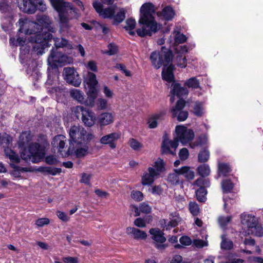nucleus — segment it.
Listing matches in <instances>:
<instances>
[{
    "label": "nucleus",
    "mask_w": 263,
    "mask_h": 263,
    "mask_svg": "<svg viewBox=\"0 0 263 263\" xmlns=\"http://www.w3.org/2000/svg\"><path fill=\"white\" fill-rule=\"evenodd\" d=\"M37 22H32L28 19H20L18 21L19 31L26 35L29 34L28 39L33 45V50L37 54L42 55L44 50L49 46V42L52 38V35L48 32L50 29L51 21L47 15L39 16Z\"/></svg>",
    "instance_id": "obj_1"
},
{
    "label": "nucleus",
    "mask_w": 263,
    "mask_h": 263,
    "mask_svg": "<svg viewBox=\"0 0 263 263\" xmlns=\"http://www.w3.org/2000/svg\"><path fill=\"white\" fill-rule=\"evenodd\" d=\"M31 139L30 131H25L21 134L18 146L22 151L21 157L26 161L37 163L44 157L45 151L37 143L30 144Z\"/></svg>",
    "instance_id": "obj_2"
},
{
    "label": "nucleus",
    "mask_w": 263,
    "mask_h": 263,
    "mask_svg": "<svg viewBox=\"0 0 263 263\" xmlns=\"http://www.w3.org/2000/svg\"><path fill=\"white\" fill-rule=\"evenodd\" d=\"M176 137L173 140H169L164 136L162 144V152L164 154L175 155V149L180 141L183 145L192 144L191 142L195 137V134L192 129L183 125H177L175 128Z\"/></svg>",
    "instance_id": "obj_3"
},
{
    "label": "nucleus",
    "mask_w": 263,
    "mask_h": 263,
    "mask_svg": "<svg viewBox=\"0 0 263 263\" xmlns=\"http://www.w3.org/2000/svg\"><path fill=\"white\" fill-rule=\"evenodd\" d=\"M154 5L151 3L143 4L140 9L139 24L143 25L141 28L137 30L139 36L151 35L156 32L160 27L155 21L153 14L155 13Z\"/></svg>",
    "instance_id": "obj_4"
},
{
    "label": "nucleus",
    "mask_w": 263,
    "mask_h": 263,
    "mask_svg": "<svg viewBox=\"0 0 263 263\" xmlns=\"http://www.w3.org/2000/svg\"><path fill=\"white\" fill-rule=\"evenodd\" d=\"M49 1L54 9L58 13L61 29H69L71 27L69 21L80 16L77 9L74 8L71 3L64 0Z\"/></svg>",
    "instance_id": "obj_5"
},
{
    "label": "nucleus",
    "mask_w": 263,
    "mask_h": 263,
    "mask_svg": "<svg viewBox=\"0 0 263 263\" xmlns=\"http://www.w3.org/2000/svg\"><path fill=\"white\" fill-rule=\"evenodd\" d=\"M173 58L172 51L162 47L160 51H154L150 56L152 65L156 69L160 68L162 65L167 66L171 62Z\"/></svg>",
    "instance_id": "obj_6"
},
{
    "label": "nucleus",
    "mask_w": 263,
    "mask_h": 263,
    "mask_svg": "<svg viewBox=\"0 0 263 263\" xmlns=\"http://www.w3.org/2000/svg\"><path fill=\"white\" fill-rule=\"evenodd\" d=\"M17 4L20 10L26 13H34L36 9L42 11L46 9L43 0H17Z\"/></svg>",
    "instance_id": "obj_7"
},
{
    "label": "nucleus",
    "mask_w": 263,
    "mask_h": 263,
    "mask_svg": "<svg viewBox=\"0 0 263 263\" xmlns=\"http://www.w3.org/2000/svg\"><path fill=\"white\" fill-rule=\"evenodd\" d=\"M48 64L52 68H56L59 65L70 63L72 59L61 53L57 48L52 49L47 60Z\"/></svg>",
    "instance_id": "obj_8"
},
{
    "label": "nucleus",
    "mask_w": 263,
    "mask_h": 263,
    "mask_svg": "<svg viewBox=\"0 0 263 263\" xmlns=\"http://www.w3.org/2000/svg\"><path fill=\"white\" fill-rule=\"evenodd\" d=\"M86 130L81 126H73L69 130V142L70 144L76 145L85 144Z\"/></svg>",
    "instance_id": "obj_9"
},
{
    "label": "nucleus",
    "mask_w": 263,
    "mask_h": 263,
    "mask_svg": "<svg viewBox=\"0 0 263 263\" xmlns=\"http://www.w3.org/2000/svg\"><path fill=\"white\" fill-rule=\"evenodd\" d=\"M74 112L77 117L80 115L82 116V120L84 124L88 127L93 126L97 120L95 114L88 109L84 108L83 106H77L74 109Z\"/></svg>",
    "instance_id": "obj_10"
},
{
    "label": "nucleus",
    "mask_w": 263,
    "mask_h": 263,
    "mask_svg": "<svg viewBox=\"0 0 263 263\" xmlns=\"http://www.w3.org/2000/svg\"><path fill=\"white\" fill-rule=\"evenodd\" d=\"M66 141V137L62 135L55 136L52 141V145L54 150L57 149L58 152L63 157H66L70 155L69 149L66 150L65 145Z\"/></svg>",
    "instance_id": "obj_11"
},
{
    "label": "nucleus",
    "mask_w": 263,
    "mask_h": 263,
    "mask_svg": "<svg viewBox=\"0 0 263 263\" xmlns=\"http://www.w3.org/2000/svg\"><path fill=\"white\" fill-rule=\"evenodd\" d=\"M64 80L75 87H79L81 83V79L73 68L66 67L63 70Z\"/></svg>",
    "instance_id": "obj_12"
},
{
    "label": "nucleus",
    "mask_w": 263,
    "mask_h": 263,
    "mask_svg": "<svg viewBox=\"0 0 263 263\" xmlns=\"http://www.w3.org/2000/svg\"><path fill=\"white\" fill-rule=\"evenodd\" d=\"M151 238L154 241L155 247L159 250H164L167 247L164 243L166 238L164 236V233L158 228H153L149 230Z\"/></svg>",
    "instance_id": "obj_13"
},
{
    "label": "nucleus",
    "mask_w": 263,
    "mask_h": 263,
    "mask_svg": "<svg viewBox=\"0 0 263 263\" xmlns=\"http://www.w3.org/2000/svg\"><path fill=\"white\" fill-rule=\"evenodd\" d=\"M10 44L15 46H20V59L21 60H24L26 58V55L29 54L30 46L29 44H31L29 40L26 39L18 37L16 40L14 38H10L9 41ZM32 43H31L32 44ZM28 57V55H26Z\"/></svg>",
    "instance_id": "obj_14"
},
{
    "label": "nucleus",
    "mask_w": 263,
    "mask_h": 263,
    "mask_svg": "<svg viewBox=\"0 0 263 263\" xmlns=\"http://www.w3.org/2000/svg\"><path fill=\"white\" fill-rule=\"evenodd\" d=\"M185 105V101L180 99L177 102L176 105L171 109V112L173 117H176L179 121H185L189 115L187 111L183 110Z\"/></svg>",
    "instance_id": "obj_15"
},
{
    "label": "nucleus",
    "mask_w": 263,
    "mask_h": 263,
    "mask_svg": "<svg viewBox=\"0 0 263 263\" xmlns=\"http://www.w3.org/2000/svg\"><path fill=\"white\" fill-rule=\"evenodd\" d=\"M169 219V220L163 219L160 221V224L162 228H165L166 230L171 229L177 226L181 220V218L177 212H173L170 213Z\"/></svg>",
    "instance_id": "obj_16"
},
{
    "label": "nucleus",
    "mask_w": 263,
    "mask_h": 263,
    "mask_svg": "<svg viewBox=\"0 0 263 263\" xmlns=\"http://www.w3.org/2000/svg\"><path fill=\"white\" fill-rule=\"evenodd\" d=\"M120 138V134L114 132L102 136L100 139V143L103 145H108L109 146L114 149L116 147V142Z\"/></svg>",
    "instance_id": "obj_17"
},
{
    "label": "nucleus",
    "mask_w": 263,
    "mask_h": 263,
    "mask_svg": "<svg viewBox=\"0 0 263 263\" xmlns=\"http://www.w3.org/2000/svg\"><path fill=\"white\" fill-rule=\"evenodd\" d=\"M93 7L99 15L104 18H112L115 7L103 9L102 5L97 1L93 2Z\"/></svg>",
    "instance_id": "obj_18"
},
{
    "label": "nucleus",
    "mask_w": 263,
    "mask_h": 263,
    "mask_svg": "<svg viewBox=\"0 0 263 263\" xmlns=\"http://www.w3.org/2000/svg\"><path fill=\"white\" fill-rule=\"evenodd\" d=\"M159 176L154 172V168L149 167L147 172H145L141 177V184L143 185H149L152 184L155 179Z\"/></svg>",
    "instance_id": "obj_19"
},
{
    "label": "nucleus",
    "mask_w": 263,
    "mask_h": 263,
    "mask_svg": "<svg viewBox=\"0 0 263 263\" xmlns=\"http://www.w3.org/2000/svg\"><path fill=\"white\" fill-rule=\"evenodd\" d=\"M115 117L113 114L105 112L100 114L97 118L98 124L101 127L108 125L114 122Z\"/></svg>",
    "instance_id": "obj_20"
},
{
    "label": "nucleus",
    "mask_w": 263,
    "mask_h": 263,
    "mask_svg": "<svg viewBox=\"0 0 263 263\" xmlns=\"http://www.w3.org/2000/svg\"><path fill=\"white\" fill-rule=\"evenodd\" d=\"M240 219L242 224L246 226L248 228V231L254 227L258 222L254 216L248 214H241Z\"/></svg>",
    "instance_id": "obj_21"
},
{
    "label": "nucleus",
    "mask_w": 263,
    "mask_h": 263,
    "mask_svg": "<svg viewBox=\"0 0 263 263\" xmlns=\"http://www.w3.org/2000/svg\"><path fill=\"white\" fill-rule=\"evenodd\" d=\"M172 86L173 89L171 90V93L173 97L177 96L180 98L187 96L189 93L187 89L181 86L179 83H173Z\"/></svg>",
    "instance_id": "obj_22"
},
{
    "label": "nucleus",
    "mask_w": 263,
    "mask_h": 263,
    "mask_svg": "<svg viewBox=\"0 0 263 263\" xmlns=\"http://www.w3.org/2000/svg\"><path fill=\"white\" fill-rule=\"evenodd\" d=\"M164 66L162 71V79L167 83H171L174 81L173 73L174 66L171 64L167 67Z\"/></svg>",
    "instance_id": "obj_23"
},
{
    "label": "nucleus",
    "mask_w": 263,
    "mask_h": 263,
    "mask_svg": "<svg viewBox=\"0 0 263 263\" xmlns=\"http://www.w3.org/2000/svg\"><path fill=\"white\" fill-rule=\"evenodd\" d=\"M126 10L123 8H115L112 18L114 21V24H119L124 21L125 18Z\"/></svg>",
    "instance_id": "obj_24"
},
{
    "label": "nucleus",
    "mask_w": 263,
    "mask_h": 263,
    "mask_svg": "<svg viewBox=\"0 0 263 263\" xmlns=\"http://www.w3.org/2000/svg\"><path fill=\"white\" fill-rule=\"evenodd\" d=\"M173 37L174 40H170V44L172 46L175 44H181L185 42L187 37L183 33H180L177 29H175L173 32L172 35L171 36V39Z\"/></svg>",
    "instance_id": "obj_25"
},
{
    "label": "nucleus",
    "mask_w": 263,
    "mask_h": 263,
    "mask_svg": "<svg viewBox=\"0 0 263 263\" xmlns=\"http://www.w3.org/2000/svg\"><path fill=\"white\" fill-rule=\"evenodd\" d=\"M126 233L128 235H132L136 239H144L147 237V234L144 231L134 227H128L126 229Z\"/></svg>",
    "instance_id": "obj_26"
},
{
    "label": "nucleus",
    "mask_w": 263,
    "mask_h": 263,
    "mask_svg": "<svg viewBox=\"0 0 263 263\" xmlns=\"http://www.w3.org/2000/svg\"><path fill=\"white\" fill-rule=\"evenodd\" d=\"M69 94L70 97L78 102L85 103V96L81 90L73 88L70 90Z\"/></svg>",
    "instance_id": "obj_27"
},
{
    "label": "nucleus",
    "mask_w": 263,
    "mask_h": 263,
    "mask_svg": "<svg viewBox=\"0 0 263 263\" xmlns=\"http://www.w3.org/2000/svg\"><path fill=\"white\" fill-rule=\"evenodd\" d=\"M154 168V172L157 174L158 176L165 171V163L163 160L158 158L154 162L152 166Z\"/></svg>",
    "instance_id": "obj_28"
},
{
    "label": "nucleus",
    "mask_w": 263,
    "mask_h": 263,
    "mask_svg": "<svg viewBox=\"0 0 263 263\" xmlns=\"http://www.w3.org/2000/svg\"><path fill=\"white\" fill-rule=\"evenodd\" d=\"M174 170V172L168 175L167 181L173 185H176L183 182V180L180 178V174Z\"/></svg>",
    "instance_id": "obj_29"
},
{
    "label": "nucleus",
    "mask_w": 263,
    "mask_h": 263,
    "mask_svg": "<svg viewBox=\"0 0 263 263\" xmlns=\"http://www.w3.org/2000/svg\"><path fill=\"white\" fill-rule=\"evenodd\" d=\"M176 171L180 173V175H184L188 180H192L195 176L194 172L189 166H183L180 168L177 169Z\"/></svg>",
    "instance_id": "obj_30"
},
{
    "label": "nucleus",
    "mask_w": 263,
    "mask_h": 263,
    "mask_svg": "<svg viewBox=\"0 0 263 263\" xmlns=\"http://www.w3.org/2000/svg\"><path fill=\"white\" fill-rule=\"evenodd\" d=\"M134 209L135 212L136 213L135 216H139L141 212L145 214H148L151 213L152 211L151 207L145 202L141 203L139 208L136 206H134Z\"/></svg>",
    "instance_id": "obj_31"
},
{
    "label": "nucleus",
    "mask_w": 263,
    "mask_h": 263,
    "mask_svg": "<svg viewBox=\"0 0 263 263\" xmlns=\"http://www.w3.org/2000/svg\"><path fill=\"white\" fill-rule=\"evenodd\" d=\"M84 83L88 86H97L98 81L96 79V76L95 73L88 72L84 78Z\"/></svg>",
    "instance_id": "obj_32"
},
{
    "label": "nucleus",
    "mask_w": 263,
    "mask_h": 263,
    "mask_svg": "<svg viewBox=\"0 0 263 263\" xmlns=\"http://www.w3.org/2000/svg\"><path fill=\"white\" fill-rule=\"evenodd\" d=\"M10 165L11 167L13 168V170L11 173V174L14 177H20L21 176V172L31 171L30 168L21 167L13 163H10Z\"/></svg>",
    "instance_id": "obj_33"
},
{
    "label": "nucleus",
    "mask_w": 263,
    "mask_h": 263,
    "mask_svg": "<svg viewBox=\"0 0 263 263\" xmlns=\"http://www.w3.org/2000/svg\"><path fill=\"white\" fill-rule=\"evenodd\" d=\"M164 114L162 112L156 114L151 117L148 120V126L151 128H154L157 126L158 122L162 119Z\"/></svg>",
    "instance_id": "obj_34"
},
{
    "label": "nucleus",
    "mask_w": 263,
    "mask_h": 263,
    "mask_svg": "<svg viewBox=\"0 0 263 263\" xmlns=\"http://www.w3.org/2000/svg\"><path fill=\"white\" fill-rule=\"evenodd\" d=\"M38 170L41 172L46 173L48 174L54 176L61 173L62 172L61 168H55L50 166L40 167Z\"/></svg>",
    "instance_id": "obj_35"
},
{
    "label": "nucleus",
    "mask_w": 263,
    "mask_h": 263,
    "mask_svg": "<svg viewBox=\"0 0 263 263\" xmlns=\"http://www.w3.org/2000/svg\"><path fill=\"white\" fill-rule=\"evenodd\" d=\"M250 234H253L255 236L257 237H261L263 236V228L260 224H257L254 226L251 229L249 230V232L245 233L244 235H249Z\"/></svg>",
    "instance_id": "obj_36"
},
{
    "label": "nucleus",
    "mask_w": 263,
    "mask_h": 263,
    "mask_svg": "<svg viewBox=\"0 0 263 263\" xmlns=\"http://www.w3.org/2000/svg\"><path fill=\"white\" fill-rule=\"evenodd\" d=\"M162 15L165 20L170 21L174 17L175 12L171 7L166 6L162 10Z\"/></svg>",
    "instance_id": "obj_37"
},
{
    "label": "nucleus",
    "mask_w": 263,
    "mask_h": 263,
    "mask_svg": "<svg viewBox=\"0 0 263 263\" xmlns=\"http://www.w3.org/2000/svg\"><path fill=\"white\" fill-rule=\"evenodd\" d=\"M184 85L189 88L196 89L200 87V81L196 77H192L187 79Z\"/></svg>",
    "instance_id": "obj_38"
},
{
    "label": "nucleus",
    "mask_w": 263,
    "mask_h": 263,
    "mask_svg": "<svg viewBox=\"0 0 263 263\" xmlns=\"http://www.w3.org/2000/svg\"><path fill=\"white\" fill-rule=\"evenodd\" d=\"M125 29L128 31V33L131 35L135 34L134 29L135 28L136 22L134 19L128 18L126 21Z\"/></svg>",
    "instance_id": "obj_39"
},
{
    "label": "nucleus",
    "mask_w": 263,
    "mask_h": 263,
    "mask_svg": "<svg viewBox=\"0 0 263 263\" xmlns=\"http://www.w3.org/2000/svg\"><path fill=\"white\" fill-rule=\"evenodd\" d=\"M54 42V45L57 48L67 47L69 49L72 48V45L69 43L68 41L64 38H55Z\"/></svg>",
    "instance_id": "obj_40"
},
{
    "label": "nucleus",
    "mask_w": 263,
    "mask_h": 263,
    "mask_svg": "<svg viewBox=\"0 0 263 263\" xmlns=\"http://www.w3.org/2000/svg\"><path fill=\"white\" fill-rule=\"evenodd\" d=\"M5 153L7 157L13 163H18L20 161V158L17 154L11 149L7 148L5 149Z\"/></svg>",
    "instance_id": "obj_41"
},
{
    "label": "nucleus",
    "mask_w": 263,
    "mask_h": 263,
    "mask_svg": "<svg viewBox=\"0 0 263 263\" xmlns=\"http://www.w3.org/2000/svg\"><path fill=\"white\" fill-rule=\"evenodd\" d=\"M193 113L195 115L200 117L204 114L203 104L201 102H196L193 107Z\"/></svg>",
    "instance_id": "obj_42"
},
{
    "label": "nucleus",
    "mask_w": 263,
    "mask_h": 263,
    "mask_svg": "<svg viewBox=\"0 0 263 263\" xmlns=\"http://www.w3.org/2000/svg\"><path fill=\"white\" fill-rule=\"evenodd\" d=\"M197 172L201 176L206 177L210 175L211 171L208 165L203 164L197 167Z\"/></svg>",
    "instance_id": "obj_43"
},
{
    "label": "nucleus",
    "mask_w": 263,
    "mask_h": 263,
    "mask_svg": "<svg viewBox=\"0 0 263 263\" xmlns=\"http://www.w3.org/2000/svg\"><path fill=\"white\" fill-rule=\"evenodd\" d=\"M221 239L222 241L221 242V248L222 249L230 250L233 248V242L231 240L228 239L226 238V235H222L221 236Z\"/></svg>",
    "instance_id": "obj_44"
},
{
    "label": "nucleus",
    "mask_w": 263,
    "mask_h": 263,
    "mask_svg": "<svg viewBox=\"0 0 263 263\" xmlns=\"http://www.w3.org/2000/svg\"><path fill=\"white\" fill-rule=\"evenodd\" d=\"M223 200L224 202L223 209L224 211L227 213L230 212L231 206L234 202V199L230 198L227 195H224L223 197Z\"/></svg>",
    "instance_id": "obj_45"
},
{
    "label": "nucleus",
    "mask_w": 263,
    "mask_h": 263,
    "mask_svg": "<svg viewBox=\"0 0 263 263\" xmlns=\"http://www.w3.org/2000/svg\"><path fill=\"white\" fill-rule=\"evenodd\" d=\"M233 186L234 184L230 180H224L221 183V187L224 194L231 192Z\"/></svg>",
    "instance_id": "obj_46"
},
{
    "label": "nucleus",
    "mask_w": 263,
    "mask_h": 263,
    "mask_svg": "<svg viewBox=\"0 0 263 263\" xmlns=\"http://www.w3.org/2000/svg\"><path fill=\"white\" fill-rule=\"evenodd\" d=\"M219 175L227 176L231 171L229 165L226 163H220L218 165Z\"/></svg>",
    "instance_id": "obj_47"
},
{
    "label": "nucleus",
    "mask_w": 263,
    "mask_h": 263,
    "mask_svg": "<svg viewBox=\"0 0 263 263\" xmlns=\"http://www.w3.org/2000/svg\"><path fill=\"white\" fill-rule=\"evenodd\" d=\"M83 144L82 147H77L74 152L75 155L78 158L84 157L88 154V146L85 144Z\"/></svg>",
    "instance_id": "obj_48"
},
{
    "label": "nucleus",
    "mask_w": 263,
    "mask_h": 263,
    "mask_svg": "<svg viewBox=\"0 0 263 263\" xmlns=\"http://www.w3.org/2000/svg\"><path fill=\"white\" fill-rule=\"evenodd\" d=\"M97 86H87L88 90H87V95L88 98L92 99V102L97 98L98 95L97 90L96 89ZM87 89V88L85 87Z\"/></svg>",
    "instance_id": "obj_49"
},
{
    "label": "nucleus",
    "mask_w": 263,
    "mask_h": 263,
    "mask_svg": "<svg viewBox=\"0 0 263 263\" xmlns=\"http://www.w3.org/2000/svg\"><path fill=\"white\" fill-rule=\"evenodd\" d=\"M208 141V137L206 135H203L200 136L196 142H193L192 144H190V147L192 148L197 146L198 145H204Z\"/></svg>",
    "instance_id": "obj_50"
},
{
    "label": "nucleus",
    "mask_w": 263,
    "mask_h": 263,
    "mask_svg": "<svg viewBox=\"0 0 263 263\" xmlns=\"http://www.w3.org/2000/svg\"><path fill=\"white\" fill-rule=\"evenodd\" d=\"M197 199L200 202H204L206 199V191L204 187H201L196 192Z\"/></svg>",
    "instance_id": "obj_51"
},
{
    "label": "nucleus",
    "mask_w": 263,
    "mask_h": 263,
    "mask_svg": "<svg viewBox=\"0 0 263 263\" xmlns=\"http://www.w3.org/2000/svg\"><path fill=\"white\" fill-rule=\"evenodd\" d=\"M128 144L130 147L135 151H139L143 147L142 144L134 138L129 140Z\"/></svg>",
    "instance_id": "obj_52"
},
{
    "label": "nucleus",
    "mask_w": 263,
    "mask_h": 263,
    "mask_svg": "<svg viewBox=\"0 0 263 263\" xmlns=\"http://www.w3.org/2000/svg\"><path fill=\"white\" fill-rule=\"evenodd\" d=\"M231 219L232 216H219L218 218V222L220 226L222 228H224L227 226V224L231 221Z\"/></svg>",
    "instance_id": "obj_53"
},
{
    "label": "nucleus",
    "mask_w": 263,
    "mask_h": 263,
    "mask_svg": "<svg viewBox=\"0 0 263 263\" xmlns=\"http://www.w3.org/2000/svg\"><path fill=\"white\" fill-rule=\"evenodd\" d=\"M130 197L137 201H142L144 198L143 194L141 192L137 190H133L131 192Z\"/></svg>",
    "instance_id": "obj_54"
},
{
    "label": "nucleus",
    "mask_w": 263,
    "mask_h": 263,
    "mask_svg": "<svg viewBox=\"0 0 263 263\" xmlns=\"http://www.w3.org/2000/svg\"><path fill=\"white\" fill-rule=\"evenodd\" d=\"M210 157L209 152L206 149L201 151L198 154V161L200 162H204L208 160Z\"/></svg>",
    "instance_id": "obj_55"
},
{
    "label": "nucleus",
    "mask_w": 263,
    "mask_h": 263,
    "mask_svg": "<svg viewBox=\"0 0 263 263\" xmlns=\"http://www.w3.org/2000/svg\"><path fill=\"white\" fill-rule=\"evenodd\" d=\"M149 192L154 195H161L163 193V189L161 185H155L151 186L149 189Z\"/></svg>",
    "instance_id": "obj_56"
},
{
    "label": "nucleus",
    "mask_w": 263,
    "mask_h": 263,
    "mask_svg": "<svg viewBox=\"0 0 263 263\" xmlns=\"http://www.w3.org/2000/svg\"><path fill=\"white\" fill-rule=\"evenodd\" d=\"M45 162L48 164L54 165L57 164L59 160L56 156L50 155L45 158Z\"/></svg>",
    "instance_id": "obj_57"
},
{
    "label": "nucleus",
    "mask_w": 263,
    "mask_h": 263,
    "mask_svg": "<svg viewBox=\"0 0 263 263\" xmlns=\"http://www.w3.org/2000/svg\"><path fill=\"white\" fill-rule=\"evenodd\" d=\"M108 50L107 51L104 52V53L109 55H114L118 51V48L117 46L113 43H110L108 45Z\"/></svg>",
    "instance_id": "obj_58"
},
{
    "label": "nucleus",
    "mask_w": 263,
    "mask_h": 263,
    "mask_svg": "<svg viewBox=\"0 0 263 263\" xmlns=\"http://www.w3.org/2000/svg\"><path fill=\"white\" fill-rule=\"evenodd\" d=\"M49 223L50 220L47 218H39L35 221V224L39 227H43L46 225H48Z\"/></svg>",
    "instance_id": "obj_59"
},
{
    "label": "nucleus",
    "mask_w": 263,
    "mask_h": 263,
    "mask_svg": "<svg viewBox=\"0 0 263 263\" xmlns=\"http://www.w3.org/2000/svg\"><path fill=\"white\" fill-rule=\"evenodd\" d=\"M189 209L191 213L193 215H197L199 212V206L195 202H190L189 204Z\"/></svg>",
    "instance_id": "obj_60"
},
{
    "label": "nucleus",
    "mask_w": 263,
    "mask_h": 263,
    "mask_svg": "<svg viewBox=\"0 0 263 263\" xmlns=\"http://www.w3.org/2000/svg\"><path fill=\"white\" fill-rule=\"evenodd\" d=\"M177 64L181 68H185L186 66V59L185 57L178 55L176 58Z\"/></svg>",
    "instance_id": "obj_61"
},
{
    "label": "nucleus",
    "mask_w": 263,
    "mask_h": 263,
    "mask_svg": "<svg viewBox=\"0 0 263 263\" xmlns=\"http://www.w3.org/2000/svg\"><path fill=\"white\" fill-rule=\"evenodd\" d=\"M102 91L106 98L108 99H111L113 98L114 96V93L113 91L107 86H103Z\"/></svg>",
    "instance_id": "obj_62"
},
{
    "label": "nucleus",
    "mask_w": 263,
    "mask_h": 263,
    "mask_svg": "<svg viewBox=\"0 0 263 263\" xmlns=\"http://www.w3.org/2000/svg\"><path fill=\"white\" fill-rule=\"evenodd\" d=\"M11 141V137L7 135V134H4L1 135L0 134V143L1 144H5L6 145H8L9 143Z\"/></svg>",
    "instance_id": "obj_63"
},
{
    "label": "nucleus",
    "mask_w": 263,
    "mask_h": 263,
    "mask_svg": "<svg viewBox=\"0 0 263 263\" xmlns=\"http://www.w3.org/2000/svg\"><path fill=\"white\" fill-rule=\"evenodd\" d=\"M98 104L100 109H106L107 108L108 101L105 99L100 98L98 100Z\"/></svg>",
    "instance_id": "obj_64"
}]
</instances>
